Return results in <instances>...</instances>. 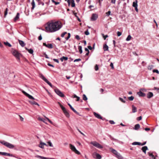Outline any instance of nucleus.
<instances>
[{
    "label": "nucleus",
    "instance_id": "obj_6",
    "mask_svg": "<svg viewBox=\"0 0 159 159\" xmlns=\"http://www.w3.org/2000/svg\"><path fill=\"white\" fill-rule=\"evenodd\" d=\"M22 92L27 97L31 99H33V100H35L36 101H37V100L35 99L32 96L30 95L28 93H27L26 92H25L24 90L22 91Z\"/></svg>",
    "mask_w": 159,
    "mask_h": 159
},
{
    "label": "nucleus",
    "instance_id": "obj_13",
    "mask_svg": "<svg viewBox=\"0 0 159 159\" xmlns=\"http://www.w3.org/2000/svg\"><path fill=\"white\" fill-rule=\"evenodd\" d=\"M93 114H94V115L95 116V117H96L97 118L99 119H102V117L99 114H98L95 112H94Z\"/></svg>",
    "mask_w": 159,
    "mask_h": 159
},
{
    "label": "nucleus",
    "instance_id": "obj_41",
    "mask_svg": "<svg viewBox=\"0 0 159 159\" xmlns=\"http://www.w3.org/2000/svg\"><path fill=\"white\" fill-rule=\"evenodd\" d=\"M61 107L63 112L66 111V110L65 108L63 106H61Z\"/></svg>",
    "mask_w": 159,
    "mask_h": 159
},
{
    "label": "nucleus",
    "instance_id": "obj_51",
    "mask_svg": "<svg viewBox=\"0 0 159 159\" xmlns=\"http://www.w3.org/2000/svg\"><path fill=\"white\" fill-rule=\"evenodd\" d=\"M75 38L78 40H80V36L78 35H76L75 36Z\"/></svg>",
    "mask_w": 159,
    "mask_h": 159
},
{
    "label": "nucleus",
    "instance_id": "obj_59",
    "mask_svg": "<svg viewBox=\"0 0 159 159\" xmlns=\"http://www.w3.org/2000/svg\"><path fill=\"white\" fill-rule=\"evenodd\" d=\"M142 118L141 116H139L137 118V120L139 121L140 120L142 119Z\"/></svg>",
    "mask_w": 159,
    "mask_h": 159
},
{
    "label": "nucleus",
    "instance_id": "obj_58",
    "mask_svg": "<svg viewBox=\"0 0 159 159\" xmlns=\"http://www.w3.org/2000/svg\"><path fill=\"white\" fill-rule=\"evenodd\" d=\"M53 60L54 61L57 62V63H59V61H58V60L57 59H53Z\"/></svg>",
    "mask_w": 159,
    "mask_h": 159
},
{
    "label": "nucleus",
    "instance_id": "obj_62",
    "mask_svg": "<svg viewBox=\"0 0 159 159\" xmlns=\"http://www.w3.org/2000/svg\"><path fill=\"white\" fill-rule=\"evenodd\" d=\"M67 2L68 3V5L69 6L71 2V1L70 0H67Z\"/></svg>",
    "mask_w": 159,
    "mask_h": 159
},
{
    "label": "nucleus",
    "instance_id": "obj_20",
    "mask_svg": "<svg viewBox=\"0 0 159 159\" xmlns=\"http://www.w3.org/2000/svg\"><path fill=\"white\" fill-rule=\"evenodd\" d=\"M109 149L111 152L115 155L118 152L117 151L111 148H110Z\"/></svg>",
    "mask_w": 159,
    "mask_h": 159
},
{
    "label": "nucleus",
    "instance_id": "obj_22",
    "mask_svg": "<svg viewBox=\"0 0 159 159\" xmlns=\"http://www.w3.org/2000/svg\"><path fill=\"white\" fill-rule=\"evenodd\" d=\"M137 94H138L139 96L140 97H144L146 95L145 93H143L140 91L138 92Z\"/></svg>",
    "mask_w": 159,
    "mask_h": 159
},
{
    "label": "nucleus",
    "instance_id": "obj_55",
    "mask_svg": "<svg viewBox=\"0 0 159 159\" xmlns=\"http://www.w3.org/2000/svg\"><path fill=\"white\" fill-rule=\"evenodd\" d=\"M110 66L111 67V69H114V66H113V63L112 62H111L110 65Z\"/></svg>",
    "mask_w": 159,
    "mask_h": 159
},
{
    "label": "nucleus",
    "instance_id": "obj_25",
    "mask_svg": "<svg viewBox=\"0 0 159 159\" xmlns=\"http://www.w3.org/2000/svg\"><path fill=\"white\" fill-rule=\"evenodd\" d=\"M20 14L19 13H17L16 16L14 18V21H16L17 20H18L19 18Z\"/></svg>",
    "mask_w": 159,
    "mask_h": 159
},
{
    "label": "nucleus",
    "instance_id": "obj_54",
    "mask_svg": "<svg viewBox=\"0 0 159 159\" xmlns=\"http://www.w3.org/2000/svg\"><path fill=\"white\" fill-rule=\"evenodd\" d=\"M109 123L111 124H115V122L113 120H111L109 121Z\"/></svg>",
    "mask_w": 159,
    "mask_h": 159
},
{
    "label": "nucleus",
    "instance_id": "obj_1",
    "mask_svg": "<svg viewBox=\"0 0 159 159\" xmlns=\"http://www.w3.org/2000/svg\"><path fill=\"white\" fill-rule=\"evenodd\" d=\"M62 27V25L60 21H52L47 23L45 29L47 32L53 33L59 30Z\"/></svg>",
    "mask_w": 159,
    "mask_h": 159
},
{
    "label": "nucleus",
    "instance_id": "obj_11",
    "mask_svg": "<svg viewBox=\"0 0 159 159\" xmlns=\"http://www.w3.org/2000/svg\"><path fill=\"white\" fill-rule=\"evenodd\" d=\"M0 154L4 156H8L11 157L13 156V155L12 154H11L10 153L6 152H0Z\"/></svg>",
    "mask_w": 159,
    "mask_h": 159
},
{
    "label": "nucleus",
    "instance_id": "obj_9",
    "mask_svg": "<svg viewBox=\"0 0 159 159\" xmlns=\"http://www.w3.org/2000/svg\"><path fill=\"white\" fill-rule=\"evenodd\" d=\"M138 1L137 0H135L134 2H133V6L135 7V10L138 12V4H137Z\"/></svg>",
    "mask_w": 159,
    "mask_h": 159
},
{
    "label": "nucleus",
    "instance_id": "obj_10",
    "mask_svg": "<svg viewBox=\"0 0 159 159\" xmlns=\"http://www.w3.org/2000/svg\"><path fill=\"white\" fill-rule=\"evenodd\" d=\"M93 158L97 159H101L102 158L101 156L98 153L94 152L93 155Z\"/></svg>",
    "mask_w": 159,
    "mask_h": 159
},
{
    "label": "nucleus",
    "instance_id": "obj_47",
    "mask_svg": "<svg viewBox=\"0 0 159 159\" xmlns=\"http://www.w3.org/2000/svg\"><path fill=\"white\" fill-rule=\"evenodd\" d=\"M119 99L120 100L121 102L124 103H125V101L123 100V99L121 98H119Z\"/></svg>",
    "mask_w": 159,
    "mask_h": 159
},
{
    "label": "nucleus",
    "instance_id": "obj_37",
    "mask_svg": "<svg viewBox=\"0 0 159 159\" xmlns=\"http://www.w3.org/2000/svg\"><path fill=\"white\" fill-rule=\"evenodd\" d=\"M107 92V91L105 90H99V93L100 94L105 93Z\"/></svg>",
    "mask_w": 159,
    "mask_h": 159
},
{
    "label": "nucleus",
    "instance_id": "obj_21",
    "mask_svg": "<svg viewBox=\"0 0 159 159\" xmlns=\"http://www.w3.org/2000/svg\"><path fill=\"white\" fill-rule=\"evenodd\" d=\"M147 95L148 98H150L153 96V94L152 92H149L148 93Z\"/></svg>",
    "mask_w": 159,
    "mask_h": 159
},
{
    "label": "nucleus",
    "instance_id": "obj_63",
    "mask_svg": "<svg viewBox=\"0 0 159 159\" xmlns=\"http://www.w3.org/2000/svg\"><path fill=\"white\" fill-rule=\"evenodd\" d=\"M84 33L86 35H89V32L88 31H85L84 32Z\"/></svg>",
    "mask_w": 159,
    "mask_h": 159
},
{
    "label": "nucleus",
    "instance_id": "obj_39",
    "mask_svg": "<svg viewBox=\"0 0 159 159\" xmlns=\"http://www.w3.org/2000/svg\"><path fill=\"white\" fill-rule=\"evenodd\" d=\"M153 67V66H152V65H149L148 66V70H151L152 69Z\"/></svg>",
    "mask_w": 159,
    "mask_h": 159
},
{
    "label": "nucleus",
    "instance_id": "obj_33",
    "mask_svg": "<svg viewBox=\"0 0 159 159\" xmlns=\"http://www.w3.org/2000/svg\"><path fill=\"white\" fill-rule=\"evenodd\" d=\"M4 44L7 46H8L9 47H11V45L8 42H4Z\"/></svg>",
    "mask_w": 159,
    "mask_h": 159
},
{
    "label": "nucleus",
    "instance_id": "obj_34",
    "mask_svg": "<svg viewBox=\"0 0 159 159\" xmlns=\"http://www.w3.org/2000/svg\"><path fill=\"white\" fill-rule=\"evenodd\" d=\"M148 154L150 157H152L153 159H156V157L152 154L148 152Z\"/></svg>",
    "mask_w": 159,
    "mask_h": 159
},
{
    "label": "nucleus",
    "instance_id": "obj_31",
    "mask_svg": "<svg viewBox=\"0 0 159 159\" xmlns=\"http://www.w3.org/2000/svg\"><path fill=\"white\" fill-rule=\"evenodd\" d=\"M31 4L32 6V7L31 8V10L32 11L34 9L35 7V4L34 0H33Z\"/></svg>",
    "mask_w": 159,
    "mask_h": 159
},
{
    "label": "nucleus",
    "instance_id": "obj_48",
    "mask_svg": "<svg viewBox=\"0 0 159 159\" xmlns=\"http://www.w3.org/2000/svg\"><path fill=\"white\" fill-rule=\"evenodd\" d=\"M49 145L51 147H53V145H52V143L51 142V141H48V142Z\"/></svg>",
    "mask_w": 159,
    "mask_h": 159
},
{
    "label": "nucleus",
    "instance_id": "obj_12",
    "mask_svg": "<svg viewBox=\"0 0 159 159\" xmlns=\"http://www.w3.org/2000/svg\"><path fill=\"white\" fill-rule=\"evenodd\" d=\"M43 45L44 46H46V47L49 48H53L52 45V44H47L45 43H43Z\"/></svg>",
    "mask_w": 159,
    "mask_h": 159
},
{
    "label": "nucleus",
    "instance_id": "obj_7",
    "mask_svg": "<svg viewBox=\"0 0 159 159\" xmlns=\"http://www.w3.org/2000/svg\"><path fill=\"white\" fill-rule=\"evenodd\" d=\"M98 15L96 13H93L92 14L91 18V21H95L98 18Z\"/></svg>",
    "mask_w": 159,
    "mask_h": 159
},
{
    "label": "nucleus",
    "instance_id": "obj_64",
    "mask_svg": "<svg viewBox=\"0 0 159 159\" xmlns=\"http://www.w3.org/2000/svg\"><path fill=\"white\" fill-rule=\"evenodd\" d=\"M38 39L39 40H41L42 39V37L41 35H40L38 37Z\"/></svg>",
    "mask_w": 159,
    "mask_h": 159
},
{
    "label": "nucleus",
    "instance_id": "obj_42",
    "mask_svg": "<svg viewBox=\"0 0 159 159\" xmlns=\"http://www.w3.org/2000/svg\"><path fill=\"white\" fill-rule=\"evenodd\" d=\"M152 72L153 73H157L158 74L159 73V71L158 70H157V69L153 70L152 71Z\"/></svg>",
    "mask_w": 159,
    "mask_h": 159
},
{
    "label": "nucleus",
    "instance_id": "obj_15",
    "mask_svg": "<svg viewBox=\"0 0 159 159\" xmlns=\"http://www.w3.org/2000/svg\"><path fill=\"white\" fill-rule=\"evenodd\" d=\"M35 157L40 159H50L51 158L48 157H44L41 156L39 155H36L35 156Z\"/></svg>",
    "mask_w": 159,
    "mask_h": 159
},
{
    "label": "nucleus",
    "instance_id": "obj_29",
    "mask_svg": "<svg viewBox=\"0 0 159 159\" xmlns=\"http://www.w3.org/2000/svg\"><path fill=\"white\" fill-rule=\"evenodd\" d=\"M141 143L139 142H135L132 143V145H140Z\"/></svg>",
    "mask_w": 159,
    "mask_h": 159
},
{
    "label": "nucleus",
    "instance_id": "obj_57",
    "mask_svg": "<svg viewBox=\"0 0 159 159\" xmlns=\"http://www.w3.org/2000/svg\"><path fill=\"white\" fill-rule=\"evenodd\" d=\"M39 147L42 148H44V146L43 145H41V142L39 145Z\"/></svg>",
    "mask_w": 159,
    "mask_h": 159
},
{
    "label": "nucleus",
    "instance_id": "obj_36",
    "mask_svg": "<svg viewBox=\"0 0 159 159\" xmlns=\"http://www.w3.org/2000/svg\"><path fill=\"white\" fill-rule=\"evenodd\" d=\"M83 100L85 101H87L88 99L87 97L85 94H84L83 95Z\"/></svg>",
    "mask_w": 159,
    "mask_h": 159
},
{
    "label": "nucleus",
    "instance_id": "obj_49",
    "mask_svg": "<svg viewBox=\"0 0 159 159\" xmlns=\"http://www.w3.org/2000/svg\"><path fill=\"white\" fill-rule=\"evenodd\" d=\"M46 119L52 124H53V122L49 120L48 118L46 117Z\"/></svg>",
    "mask_w": 159,
    "mask_h": 159
},
{
    "label": "nucleus",
    "instance_id": "obj_5",
    "mask_svg": "<svg viewBox=\"0 0 159 159\" xmlns=\"http://www.w3.org/2000/svg\"><path fill=\"white\" fill-rule=\"evenodd\" d=\"M69 145L70 148L73 152H75V153L78 155H80V152L76 149L74 146L71 144H70Z\"/></svg>",
    "mask_w": 159,
    "mask_h": 159
},
{
    "label": "nucleus",
    "instance_id": "obj_16",
    "mask_svg": "<svg viewBox=\"0 0 159 159\" xmlns=\"http://www.w3.org/2000/svg\"><path fill=\"white\" fill-rule=\"evenodd\" d=\"M40 77L46 83L48 81V80L45 78V77L42 74H39Z\"/></svg>",
    "mask_w": 159,
    "mask_h": 159
},
{
    "label": "nucleus",
    "instance_id": "obj_30",
    "mask_svg": "<svg viewBox=\"0 0 159 159\" xmlns=\"http://www.w3.org/2000/svg\"><path fill=\"white\" fill-rule=\"evenodd\" d=\"M103 49L104 51H108V47L106 44L103 46Z\"/></svg>",
    "mask_w": 159,
    "mask_h": 159
},
{
    "label": "nucleus",
    "instance_id": "obj_43",
    "mask_svg": "<svg viewBox=\"0 0 159 159\" xmlns=\"http://www.w3.org/2000/svg\"><path fill=\"white\" fill-rule=\"evenodd\" d=\"M102 35L104 40H105L106 38L108 37V36L107 35H105L104 34H102Z\"/></svg>",
    "mask_w": 159,
    "mask_h": 159
},
{
    "label": "nucleus",
    "instance_id": "obj_35",
    "mask_svg": "<svg viewBox=\"0 0 159 159\" xmlns=\"http://www.w3.org/2000/svg\"><path fill=\"white\" fill-rule=\"evenodd\" d=\"M80 54L82 53L83 51L82 49V47L81 46H79L78 48Z\"/></svg>",
    "mask_w": 159,
    "mask_h": 159
},
{
    "label": "nucleus",
    "instance_id": "obj_17",
    "mask_svg": "<svg viewBox=\"0 0 159 159\" xmlns=\"http://www.w3.org/2000/svg\"><path fill=\"white\" fill-rule=\"evenodd\" d=\"M29 102L32 105H37L38 106H39V105L38 103L35 102L34 101H29Z\"/></svg>",
    "mask_w": 159,
    "mask_h": 159
},
{
    "label": "nucleus",
    "instance_id": "obj_18",
    "mask_svg": "<svg viewBox=\"0 0 159 159\" xmlns=\"http://www.w3.org/2000/svg\"><path fill=\"white\" fill-rule=\"evenodd\" d=\"M116 157L119 159H123V157L120 154L119 152L117 153L115 155Z\"/></svg>",
    "mask_w": 159,
    "mask_h": 159
},
{
    "label": "nucleus",
    "instance_id": "obj_24",
    "mask_svg": "<svg viewBox=\"0 0 159 159\" xmlns=\"http://www.w3.org/2000/svg\"><path fill=\"white\" fill-rule=\"evenodd\" d=\"M132 112L133 113H135L137 111V108L135 107L134 105H132Z\"/></svg>",
    "mask_w": 159,
    "mask_h": 159
},
{
    "label": "nucleus",
    "instance_id": "obj_2",
    "mask_svg": "<svg viewBox=\"0 0 159 159\" xmlns=\"http://www.w3.org/2000/svg\"><path fill=\"white\" fill-rule=\"evenodd\" d=\"M0 143L9 148L12 149L14 147V146L13 145L5 141H0Z\"/></svg>",
    "mask_w": 159,
    "mask_h": 159
},
{
    "label": "nucleus",
    "instance_id": "obj_56",
    "mask_svg": "<svg viewBox=\"0 0 159 159\" xmlns=\"http://www.w3.org/2000/svg\"><path fill=\"white\" fill-rule=\"evenodd\" d=\"M81 60V59L80 58H79V59H75L74 61V62H76V61H80Z\"/></svg>",
    "mask_w": 159,
    "mask_h": 159
},
{
    "label": "nucleus",
    "instance_id": "obj_46",
    "mask_svg": "<svg viewBox=\"0 0 159 159\" xmlns=\"http://www.w3.org/2000/svg\"><path fill=\"white\" fill-rule=\"evenodd\" d=\"M8 10V8H7L6 9V10H5V13H4L5 17L6 16V15H7V14Z\"/></svg>",
    "mask_w": 159,
    "mask_h": 159
},
{
    "label": "nucleus",
    "instance_id": "obj_26",
    "mask_svg": "<svg viewBox=\"0 0 159 159\" xmlns=\"http://www.w3.org/2000/svg\"><path fill=\"white\" fill-rule=\"evenodd\" d=\"M140 127V125L139 124H137L135 125L134 129L135 130H138Z\"/></svg>",
    "mask_w": 159,
    "mask_h": 159
},
{
    "label": "nucleus",
    "instance_id": "obj_38",
    "mask_svg": "<svg viewBox=\"0 0 159 159\" xmlns=\"http://www.w3.org/2000/svg\"><path fill=\"white\" fill-rule=\"evenodd\" d=\"M71 1V7H74L75 6V4L74 2V0H70Z\"/></svg>",
    "mask_w": 159,
    "mask_h": 159
},
{
    "label": "nucleus",
    "instance_id": "obj_23",
    "mask_svg": "<svg viewBox=\"0 0 159 159\" xmlns=\"http://www.w3.org/2000/svg\"><path fill=\"white\" fill-rule=\"evenodd\" d=\"M18 41L19 44L22 47H24L25 46V44L24 41L20 40H19Z\"/></svg>",
    "mask_w": 159,
    "mask_h": 159
},
{
    "label": "nucleus",
    "instance_id": "obj_44",
    "mask_svg": "<svg viewBox=\"0 0 159 159\" xmlns=\"http://www.w3.org/2000/svg\"><path fill=\"white\" fill-rule=\"evenodd\" d=\"M134 97L133 96H131L128 98L129 99L130 101H132L134 99Z\"/></svg>",
    "mask_w": 159,
    "mask_h": 159
},
{
    "label": "nucleus",
    "instance_id": "obj_52",
    "mask_svg": "<svg viewBox=\"0 0 159 159\" xmlns=\"http://www.w3.org/2000/svg\"><path fill=\"white\" fill-rule=\"evenodd\" d=\"M117 35L118 36H120L121 35V33L120 31H117Z\"/></svg>",
    "mask_w": 159,
    "mask_h": 159
},
{
    "label": "nucleus",
    "instance_id": "obj_53",
    "mask_svg": "<svg viewBox=\"0 0 159 159\" xmlns=\"http://www.w3.org/2000/svg\"><path fill=\"white\" fill-rule=\"evenodd\" d=\"M111 11H108L107 13H106V16H108L111 14Z\"/></svg>",
    "mask_w": 159,
    "mask_h": 159
},
{
    "label": "nucleus",
    "instance_id": "obj_60",
    "mask_svg": "<svg viewBox=\"0 0 159 159\" xmlns=\"http://www.w3.org/2000/svg\"><path fill=\"white\" fill-rule=\"evenodd\" d=\"M20 117V118L21 121H23L24 120V118H23L22 116H19Z\"/></svg>",
    "mask_w": 159,
    "mask_h": 159
},
{
    "label": "nucleus",
    "instance_id": "obj_27",
    "mask_svg": "<svg viewBox=\"0 0 159 159\" xmlns=\"http://www.w3.org/2000/svg\"><path fill=\"white\" fill-rule=\"evenodd\" d=\"M68 59V58L67 57L63 56V57H61V58H60V60H61V61H63V60H65V61L67 60Z\"/></svg>",
    "mask_w": 159,
    "mask_h": 159
},
{
    "label": "nucleus",
    "instance_id": "obj_32",
    "mask_svg": "<svg viewBox=\"0 0 159 159\" xmlns=\"http://www.w3.org/2000/svg\"><path fill=\"white\" fill-rule=\"evenodd\" d=\"M63 112L64 113V114H65L66 117H67L68 118L70 116V114L67 110L64 112Z\"/></svg>",
    "mask_w": 159,
    "mask_h": 159
},
{
    "label": "nucleus",
    "instance_id": "obj_28",
    "mask_svg": "<svg viewBox=\"0 0 159 159\" xmlns=\"http://www.w3.org/2000/svg\"><path fill=\"white\" fill-rule=\"evenodd\" d=\"M29 52L30 54H32L34 52L33 50L32 49H28V48H25Z\"/></svg>",
    "mask_w": 159,
    "mask_h": 159
},
{
    "label": "nucleus",
    "instance_id": "obj_4",
    "mask_svg": "<svg viewBox=\"0 0 159 159\" xmlns=\"http://www.w3.org/2000/svg\"><path fill=\"white\" fill-rule=\"evenodd\" d=\"M90 143L98 148L102 149L103 148L102 145L95 141H92Z\"/></svg>",
    "mask_w": 159,
    "mask_h": 159
},
{
    "label": "nucleus",
    "instance_id": "obj_61",
    "mask_svg": "<svg viewBox=\"0 0 159 159\" xmlns=\"http://www.w3.org/2000/svg\"><path fill=\"white\" fill-rule=\"evenodd\" d=\"M51 87H52V85L51 84V83L50 82H49L48 81V82H47V83Z\"/></svg>",
    "mask_w": 159,
    "mask_h": 159
},
{
    "label": "nucleus",
    "instance_id": "obj_3",
    "mask_svg": "<svg viewBox=\"0 0 159 159\" xmlns=\"http://www.w3.org/2000/svg\"><path fill=\"white\" fill-rule=\"evenodd\" d=\"M11 52L13 56H14L17 59H20V56L21 54L16 49L12 48Z\"/></svg>",
    "mask_w": 159,
    "mask_h": 159
},
{
    "label": "nucleus",
    "instance_id": "obj_14",
    "mask_svg": "<svg viewBox=\"0 0 159 159\" xmlns=\"http://www.w3.org/2000/svg\"><path fill=\"white\" fill-rule=\"evenodd\" d=\"M68 105L70 107V108L76 114L78 115H79V113L75 110L72 106L69 103H68Z\"/></svg>",
    "mask_w": 159,
    "mask_h": 159
},
{
    "label": "nucleus",
    "instance_id": "obj_40",
    "mask_svg": "<svg viewBox=\"0 0 159 159\" xmlns=\"http://www.w3.org/2000/svg\"><path fill=\"white\" fill-rule=\"evenodd\" d=\"M131 38V35H128V37L126 38V40L127 41H129L130 40Z\"/></svg>",
    "mask_w": 159,
    "mask_h": 159
},
{
    "label": "nucleus",
    "instance_id": "obj_19",
    "mask_svg": "<svg viewBox=\"0 0 159 159\" xmlns=\"http://www.w3.org/2000/svg\"><path fill=\"white\" fill-rule=\"evenodd\" d=\"M143 152L145 153H146V151L148 150V147L147 146L143 147L141 149Z\"/></svg>",
    "mask_w": 159,
    "mask_h": 159
},
{
    "label": "nucleus",
    "instance_id": "obj_50",
    "mask_svg": "<svg viewBox=\"0 0 159 159\" xmlns=\"http://www.w3.org/2000/svg\"><path fill=\"white\" fill-rule=\"evenodd\" d=\"M95 70L97 71L98 70V66L97 65H96L95 66Z\"/></svg>",
    "mask_w": 159,
    "mask_h": 159
},
{
    "label": "nucleus",
    "instance_id": "obj_45",
    "mask_svg": "<svg viewBox=\"0 0 159 159\" xmlns=\"http://www.w3.org/2000/svg\"><path fill=\"white\" fill-rule=\"evenodd\" d=\"M67 34V32H65L61 34V36L63 38L64 37L65 35Z\"/></svg>",
    "mask_w": 159,
    "mask_h": 159
},
{
    "label": "nucleus",
    "instance_id": "obj_8",
    "mask_svg": "<svg viewBox=\"0 0 159 159\" xmlns=\"http://www.w3.org/2000/svg\"><path fill=\"white\" fill-rule=\"evenodd\" d=\"M56 93L60 97H64L63 93L60 91V90H54Z\"/></svg>",
    "mask_w": 159,
    "mask_h": 159
}]
</instances>
